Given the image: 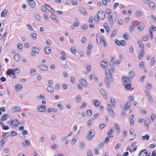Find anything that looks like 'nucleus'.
<instances>
[{"mask_svg": "<svg viewBox=\"0 0 156 156\" xmlns=\"http://www.w3.org/2000/svg\"><path fill=\"white\" fill-rule=\"evenodd\" d=\"M7 115L6 114L3 115L2 118L1 119V121H4L6 120L7 119Z\"/></svg>", "mask_w": 156, "mask_h": 156, "instance_id": "473e14b6", "label": "nucleus"}, {"mask_svg": "<svg viewBox=\"0 0 156 156\" xmlns=\"http://www.w3.org/2000/svg\"><path fill=\"white\" fill-rule=\"evenodd\" d=\"M92 114V111L90 110H88L87 112V115L88 116H90Z\"/></svg>", "mask_w": 156, "mask_h": 156, "instance_id": "864d4df0", "label": "nucleus"}, {"mask_svg": "<svg viewBox=\"0 0 156 156\" xmlns=\"http://www.w3.org/2000/svg\"><path fill=\"white\" fill-rule=\"evenodd\" d=\"M117 29H115L113 31L110 37H113L115 36L117 34Z\"/></svg>", "mask_w": 156, "mask_h": 156, "instance_id": "4c0bfd02", "label": "nucleus"}, {"mask_svg": "<svg viewBox=\"0 0 156 156\" xmlns=\"http://www.w3.org/2000/svg\"><path fill=\"white\" fill-rule=\"evenodd\" d=\"M80 148V149L83 150L85 147V142L84 141L81 142L79 145Z\"/></svg>", "mask_w": 156, "mask_h": 156, "instance_id": "f704fd0d", "label": "nucleus"}, {"mask_svg": "<svg viewBox=\"0 0 156 156\" xmlns=\"http://www.w3.org/2000/svg\"><path fill=\"white\" fill-rule=\"evenodd\" d=\"M51 17L53 19L55 20L56 19V16L54 14H51Z\"/></svg>", "mask_w": 156, "mask_h": 156, "instance_id": "338daca9", "label": "nucleus"}, {"mask_svg": "<svg viewBox=\"0 0 156 156\" xmlns=\"http://www.w3.org/2000/svg\"><path fill=\"white\" fill-rule=\"evenodd\" d=\"M47 90L49 92H53L54 91V89L52 86L49 85L47 87Z\"/></svg>", "mask_w": 156, "mask_h": 156, "instance_id": "393cba45", "label": "nucleus"}, {"mask_svg": "<svg viewBox=\"0 0 156 156\" xmlns=\"http://www.w3.org/2000/svg\"><path fill=\"white\" fill-rule=\"evenodd\" d=\"M104 27L105 29L106 30V31L108 33H109L110 32L109 28L108 27V24L106 23H105L104 25Z\"/></svg>", "mask_w": 156, "mask_h": 156, "instance_id": "b1692460", "label": "nucleus"}, {"mask_svg": "<svg viewBox=\"0 0 156 156\" xmlns=\"http://www.w3.org/2000/svg\"><path fill=\"white\" fill-rule=\"evenodd\" d=\"M37 67L40 70L43 71H46L48 69V67L46 65L43 64L38 65Z\"/></svg>", "mask_w": 156, "mask_h": 156, "instance_id": "20e7f679", "label": "nucleus"}, {"mask_svg": "<svg viewBox=\"0 0 156 156\" xmlns=\"http://www.w3.org/2000/svg\"><path fill=\"white\" fill-rule=\"evenodd\" d=\"M109 115L112 116V117L114 118L115 116V113L112 110L109 111Z\"/></svg>", "mask_w": 156, "mask_h": 156, "instance_id": "09e8293b", "label": "nucleus"}, {"mask_svg": "<svg viewBox=\"0 0 156 156\" xmlns=\"http://www.w3.org/2000/svg\"><path fill=\"white\" fill-rule=\"evenodd\" d=\"M147 154V152L145 149L141 150L138 156H146Z\"/></svg>", "mask_w": 156, "mask_h": 156, "instance_id": "9d476101", "label": "nucleus"}, {"mask_svg": "<svg viewBox=\"0 0 156 156\" xmlns=\"http://www.w3.org/2000/svg\"><path fill=\"white\" fill-rule=\"evenodd\" d=\"M28 2L29 5L32 8L34 7L35 5V2L34 0H30Z\"/></svg>", "mask_w": 156, "mask_h": 156, "instance_id": "6ab92c4d", "label": "nucleus"}, {"mask_svg": "<svg viewBox=\"0 0 156 156\" xmlns=\"http://www.w3.org/2000/svg\"><path fill=\"white\" fill-rule=\"evenodd\" d=\"M52 111L56 112L57 111V109L56 108H49L47 110V112H50Z\"/></svg>", "mask_w": 156, "mask_h": 156, "instance_id": "bb28decb", "label": "nucleus"}, {"mask_svg": "<svg viewBox=\"0 0 156 156\" xmlns=\"http://www.w3.org/2000/svg\"><path fill=\"white\" fill-rule=\"evenodd\" d=\"M155 59L154 57H153L151 58V59L150 62V65L151 66H153L154 64Z\"/></svg>", "mask_w": 156, "mask_h": 156, "instance_id": "79ce46f5", "label": "nucleus"}, {"mask_svg": "<svg viewBox=\"0 0 156 156\" xmlns=\"http://www.w3.org/2000/svg\"><path fill=\"white\" fill-rule=\"evenodd\" d=\"M114 131V129L113 127L111 128L110 130L108 131L107 133V134L108 135H110Z\"/></svg>", "mask_w": 156, "mask_h": 156, "instance_id": "a18cd8bd", "label": "nucleus"}, {"mask_svg": "<svg viewBox=\"0 0 156 156\" xmlns=\"http://www.w3.org/2000/svg\"><path fill=\"white\" fill-rule=\"evenodd\" d=\"M94 104L96 107H99L100 106L101 104L99 101L96 100L95 101Z\"/></svg>", "mask_w": 156, "mask_h": 156, "instance_id": "2f4dec72", "label": "nucleus"}, {"mask_svg": "<svg viewBox=\"0 0 156 156\" xmlns=\"http://www.w3.org/2000/svg\"><path fill=\"white\" fill-rule=\"evenodd\" d=\"M102 42L103 44V45L104 47H106L107 45V44L106 42L105 41V39L103 37H102L101 38Z\"/></svg>", "mask_w": 156, "mask_h": 156, "instance_id": "c756f323", "label": "nucleus"}, {"mask_svg": "<svg viewBox=\"0 0 156 156\" xmlns=\"http://www.w3.org/2000/svg\"><path fill=\"white\" fill-rule=\"evenodd\" d=\"M46 109L45 106L39 105L37 106V110L39 112H44Z\"/></svg>", "mask_w": 156, "mask_h": 156, "instance_id": "39448f33", "label": "nucleus"}, {"mask_svg": "<svg viewBox=\"0 0 156 156\" xmlns=\"http://www.w3.org/2000/svg\"><path fill=\"white\" fill-rule=\"evenodd\" d=\"M114 72V68L113 67H112L109 69H107L105 70L106 77L105 78V81L107 87H110V83L113 80L112 73Z\"/></svg>", "mask_w": 156, "mask_h": 156, "instance_id": "f257e3e1", "label": "nucleus"}, {"mask_svg": "<svg viewBox=\"0 0 156 156\" xmlns=\"http://www.w3.org/2000/svg\"><path fill=\"white\" fill-rule=\"evenodd\" d=\"M100 92L102 95L104 97H106L107 96L106 92H105L103 89L100 90Z\"/></svg>", "mask_w": 156, "mask_h": 156, "instance_id": "e433bc0d", "label": "nucleus"}, {"mask_svg": "<svg viewBox=\"0 0 156 156\" xmlns=\"http://www.w3.org/2000/svg\"><path fill=\"white\" fill-rule=\"evenodd\" d=\"M129 76L132 78H133L135 76V73L133 71H130L129 73Z\"/></svg>", "mask_w": 156, "mask_h": 156, "instance_id": "c85d7f7f", "label": "nucleus"}, {"mask_svg": "<svg viewBox=\"0 0 156 156\" xmlns=\"http://www.w3.org/2000/svg\"><path fill=\"white\" fill-rule=\"evenodd\" d=\"M20 58V55L19 54H16L14 56V58L16 61H18Z\"/></svg>", "mask_w": 156, "mask_h": 156, "instance_id": "aec40b11", "label": "nucleus"}, {"mask_svg": "<svg viewBox=\"0 0 156 156\" xmlns=\"http://www.w3.org/2000/svg\"><path fill=\"white\" fill-rule=\"evenodd\" d=\"M79 10L81 14L84 15H87V12L86 9L83 7H81L79 8Z\"/></svg>", "mask_w": 156, "mask_h": 156, "instance_id": "f8f14e48", "label": "nucleus"}, {"mask_svg": "<svg viewBox=\"0 0 156 156\" xmlns=\"http://www.w3.org/2000/svg\"><path fill=\"white\" fill-rule=\"evenodd\" d=\"M108 19L109 22L110 24L113 25V21L112 20V16L111 15H109V16Z\"/></svg>", "mask_w": 156, "mask_h": 156, "instance_id": "cd10ccee", "label": "nucleus"}, {"mask_svg": "<svg viewBox=\"0 0 156 156\" xmlns=\"http://www.w3.org/2000/svg\"><path fill=\"white\" fill-rule=\"evenodd\" d=\"M138 44L139 45L140 48H141L142 49L144 48V45L142 43L141 41H138Z\"/></svg>", "mask_w": 156, "mask_h": 156, "instance_id": "ea45409f", "label": "nucleus"}, {"mask_svg": "<svg viewBox=\"0 0 156 156\" xmlns=\"http://www.w3.org/2000/svg\"><path fill=\"white\" fill-rule=\"evenodd\" d=\"M45 5L47 9L49 11L53 13L55 12V10L49 5L45 4Z\"/></svg>", "mask_w": 156, "mask_h": 156, "instance_id": "dca6fc26", "label": "nucleus"}, {"mask_svg": "<svg viewBox=\"0 0 156 156\" xmlns=\"http://www.w3.org/2000/svg\"><path fill=\"white\" fill-rule=\"evenodd\" d=\"M130 102L129 101L126 103V105L123 106V109L124 110H128L131 107Z\"/></svg>", "mask_w": 156, "mask_h": 156, "instance_id": "9b49d317", "label": "nucleus"}, {"mask_svg": "<svg viewBox=\"0 0 156 156\" xmlns=\"http://www.w3.org/2000/svg\"><path fill=\"white\" fill-rule=\"evenodd\" d=\"M15 87L17 89H21L22 88V87L20 84H17L16 85Z\"/></svg>", "mask_w": 156, "mask_h": 156, "instance_id": "49530a36", "label": "nucleus"}, {"mask_svg": "<svg viewBox=\"0 0 156 156\" xmlns=\"http://www.w3.org/2000/svg\"><path fill=\"white\" fill-rule=\"evenodd\" d=\"M87 156H93L92 153L91 151H88Z\"/></svg>", "mask_w": 156, "mask_h": 156, "instance_id": "052dcab7", "label": "nucleus"}, {"mask_svg": "<svg viewBox=\"0 0 156 156\" xmlns=\"http://www.w3.org/2000/svg\"><path fill=\"white\" fill-rule=\"evenodd\" d=\"M12 109L13 110H14V112H16L17 111H21V108L18 106H15L13 107L12 108Z\"/></svg>", "mask_w": 156, "mask_h": 156, "instance_id": "4be33fe9", "label": "nucleus"}, {"mask_svg": "<svg viewBox=\"0 0 156 156\" xmlns=\"http://www.w3.org/2000/svg\"><path fill=\"white\" fill-rule=\"evenodd\" d=\"M120 43L121 44V45L122 46H124L126 45V42L124 40H121Z\"/></svg>", "mask_w": 156, "mask_h": 156, "instance_id": "4d7b16f0", "label": "nucleus"}, {"mask_svg": "<svg viewBox=\"0 0 156 156\" xmlns=\"http://www.w3.org/2000/svg\"><path fill=\"white\" fill-rule=\"evenodd\" d=\"M19 120L17 118L12 120L11 122V124L12 127H14L17 126L19 125Z\"/></svg>", "mask_w": 156, "mask_h": 156, "instance_id": "7ed1b4c3", "label": "nucleus"}, {"mask_svg": "<svg viewBox=\"0 0 156 156\" xmlns=\"http://www.w3.org/2000/svg\"><path fill=\"white\" fill-rule=\"evenodd\" d=\"M152 87L151 85L149 83H147L146 86V88L148 89H150Z\"/></svg>", "mask_w": 156, "mask_h": 156, "instance_id": "6e6d98bb", "label": "nucleus"}, {"mask_svg": "<svg viewBox=\"0 0 156 156\" xmlns=\"http://www.w3.org/2000/svg\"><path fill=\"white\" fill-rule=\"evenodd\" d=\"M122 79L123 80L122 82L123 85L128 84V82L130 81L128 77H126L124 76H123L122 77Z\"/></svg>", "mask_w": 156, "mask_h": 156, "instance_id": "1a4fd4ad", "label": "nucleus"}, {"mask_svg": "<svg viewBox=\"0 0 156 156\" xmlns=\"http://www.w3.org/2000/svg\"><path fill=\"white\" fill-rule=\"evenodd\" d=\"M44 50L45 53L48 55L51 52L50 48L48 46L45 47L44 48Z\"/></svg>", "mask_w": 156, "mask_h": 156, "instance_id": "4468645a", "label": "nucleus"}, {"mask_svg": "<svg viewBox=\"0 0 156 156\" xmlns=\"http://www.w3.org/2000/svg\"><path fill=\"white\" fill-rule=\"evenodd\" d=\"M32 51L34 53H38L39 52L40 50L38 48L34 47L32 48Z\"/></svg>", "mask_w": 156, "mask_h": 156, "instance_id": "412c9836", "label": "nucleus"}, {"mask_svg": "<svg viewBox=\"0 0 156 156\" xmlns=\"http://www.w3.org/2000/svg\"><path fill=\"white\" fill-rule=\"evenodd\" d=\"M111 103L113 106L115 107V99L113 97H111L110 98Z\"/></svg>", "mask_w": 156, "mask_h": 156, "instance_id": "a878e982", "label": "nucleus"}, {"mask_svg": "<svg viewBox=\"0 0 156 156\" xmlns=\"http://www.w3.org/2000/svg\"><path fill=\"white\" fill-rule=\"evenodd\" d=\"M95 131L93 129H90L88 132L87 138L88 139L92 140L95 135Z\"/></svg>", "mask_w": 156, "mask_h": 156, "instance_id": "f03ea898", "label": "nucleus"}, {"mask_svg": "<svg viewBox=\"0 0 156 156\" xmlns=\"http://www.w3.org/2000/svg\"><path fill=\"white\" fill-rule=\"evenodd\" d=\"M80 83L81 84L84 86V87L86 86L87 85V82L86 80L83 79H82L80 80Z\"/></svg>", "mask_w": 156, "mask_h": 156, "instance_id": "2eb2a0df", "label": "nucleus"}, {"mask_svg": "<svg viewBox=\"0 0 156 156\" xmlns=\"http://www.w3.org/2000/svg\"><path fill=\"white\" fill-rule=\"evenodd\" d=\"M114 58H112L110 61V65L112 66H113L114 65Z\"/></svg>", "mask_w": 156, "mask_h": 156, "instance_id": "3c124183", "label": "nucleus"}, {"mask_svg": "<svg viewBox=\"0 0 156 156\" xmlns=\"http://www.w3.org/2000/svg\"><path fill=\"white\" fill-rule=\"evenodd\" d=\"M9 135V133H3V136L4 137V138L6 139L8 136Z\"/></svg>", "mask_w": 156, "mask_h": 156, "instance_id": "603ef678", "label": "nucleus"}, {"mask_svg": "<svg viewBox=\"0 0 156 156\" xmlns=\"http://www.w3.org/2000/svg\"><path fill=\"white\" fill-rule=\"evenodd\" d=\"M87 103L86 102H83V103L82 106H80V108L81 109H83V108H84L87 106Z\"/></svg>", "mask_w": 156, "mask_h": 156, "instance_id": "5fc2aeb1", "label": "nucleus"}, {"mask_svg": "<svg viewBox=\"0 0 156 156\" xmlns=\"http://www.w3.org/2000/svg\"><path fill=\"white\" fill-rule=\"evenodd\" d=\"M77 140L76 139V136H73L72 140V144L74 145L77 142Z\"/></svg>", "mask_w": 156, "mask_h": 156, "instance_id": "de8ad7c7", "label": "nucleus"}, {"mask_svg": "<svg viewBox=\"0 0 156 156\" xmlns=\"http://www.w3.org/2000/svg\"><path fill=\"white\" fill-rule=\"evenodd\" d=\"M14 72L13 69H9L6 72V74L7 75H10L14 74Z\"/></svg>", "mask_w": 156, "mask_h": 156, "instance_id": "f3484780", "label": "nucleus"}, {"mask_svg": "<svg viewBox=\"0 0 156 156\" xmlns=\"http://www.w3.org/2000/svg\"><path fill=\"white\" fill-rule=\"evenodd\" d=\"M71 51L72 53L73 54H74L76 52V50L74 47L71 48Z\"/></svg>", "mask_w": 156, "mask_h": 156, "instance_id": "c03bdc74", "label": "nucleus"}, {"mask_svg": "<svg viewBox=\"0 0 156 156\" xmlns=\"http://www.w3.org/2000/svg\"><path fill=\"white\" fill-rule=\"evenodd\" d=\"M17 47L19 49H22L23 48V45L21 43H19L17 45Z\"/></svg>", "mask_w": 156, "mask_h": 156, "instance_id": "680f3d73", "label": "nucleus"}, {"mask_svg": "<svg viewBox=\"0 0 156 156\" xmlns=\"http://www.w3.org/2000/svg\"><path fill=\"white\" fill-rule=\"evenodd\" d=\"M146 2L151 9H154L155 8V5L153 2H150L148 0H147L146 1Z\"/></svg>", "mask_w": 156, "mask_h": 156, "instance_id": "0eeeda50", "label": "nucleus"}, {"mask_svg": "<svg viewBox=\"0 0 156 156\" xmlns=\"http://www.w3.org/2000/svg\"><path fill=\"white\" fill-rule=\"evenodd\" d=\"M105 12L107 14L109 15L111 13V11L110 9H106L105 10Z\"/></svg>", "mask_w": 156, "mask_h": 156, "instance_id": "774afa93", "label": "nucleus"}, {"mask_svg": "<svg viewBox=\"0 0 156 156\" xmlns=\"http://www.w3.org/2000/svg\"><path fill=\"white\" fill-rule=\"evenodd\" d=\"M142 15V13L139 10H138L136 12V15L138 17L141 16Z\"/></svg>", "mask_w": 156, "mask_h": 156, "instance_id": "8fccbe9b", "label": "nucleus"}, {"mask_svg": "<svg viewBox=\"0 0 156 156\" xmlns=\"http://www.w3.org/2000/svg\"><path fill=\"white\" fill-rule=\"evenodd\" d=\"M2 128L3 129L8 130L9 129V127L7 126L3 125Z\"/></svg>", "mask_w": 156, "mask_h": 156, "instance_id": "69168bd1", "label": "nucleus"}, {"mask_svg": "<svg viewBox=\"0 0 156 156\" xmlns=\"http://www.w3.org/2000/svg\"><path fill=\"white\" fill-rule=\"evenodd\" d=\"M8 12V11L6 9H4V10L2 12L1 15V16L2 17H4L6 16L7 15V13Z\"/></svg>", "mask_w": 156, "mask_h": 156, "instance_id": "5701e85b", "label": "nucleus"}, {"mask_svg": "<svg viewBox=\"0 0 156 156\" xmlns=\"http://www.w3.org/2000/svg\"><path fill=\"white\" fill-rule=\"evenodd\" d=\"M93 120L94 119H90L87 122V125L90 126L92 123L93 122Z\"/></svg>", "mask_w": 156, "mask_h": 156, "instance_id": "58836bf2", "label": "nucleus"}, {"mask_svg": "<svg viewBox=\"0 0 156 156\" xmlns=\"http://www.w3.org/2000/svg\"><path fill=\"white\" fill-rule=\"evenodd\" d=\"M133 117H134V115H132L130 116V124L131 125H133L134 124V121L133 120Z\"/></svg>", "mask_w": 156, "mask_h": 156, "instance_id": "c9c22d12", "label": "nucleus"}, {"mask_svg": "<svg viewBox=\"0 0 156 156\" xmlns=\"http://www.w3.org/2000/svg\"><path fill=\"white\" fill-rule=\"evenodd\" d=\"M123 37L126 40H128L129 39V37H128V35L127 34L126 35V34H123Z\"/></svg>", "mask_w": 156, "mask_h": 156, "instance_id": "bf43d9fd", "label": "nucleus"}, {"mask_svg": "<svg viewBox=\"0 0 156 156\" xmlns=\"http://www.w3.org/2000/svg\"><path fill=\"white\" fill-rule=\"evenodd\" d=\"M81 99V96L80 95H78L76 98V100L77 102L80 101Z\"/></svg>", "mask_w": 156, "mask_h": 156, "instance_id": "e2e57ef3", "label": "nucleus"}, {"mask_svg": "<svg viewBox=\"0 0 156 156\" xmlns=\"http://www.w3.org/2000/svg\"><path fill=\"white\" fill-rule=\"evenodd\" d=\"M31 37L33 40H35L37 39V35L35 33H32L31 34Z\"/></svg>", "mask_w": 156, "mask_h": 156, "instance_id": "37998d69", "label": "nucleus"}, {"mask_svg": "<svg viewBox=\"0 0 156 156\" xmlns=\"http://www.w3.org/2000/svg\"><path fill=\"white\" fill-rule=\"evenodd\" d=\"M103 11H99L97 13V17H96V16L94 17V20L95 21L97 22V23H98L99 21V19H100V16L99 15V14H101V15H103Z\"/></svg>", "mask_w": 156, "mask_h": 156, "instance_id": "6e6552de", "label": "nucleus"}, {"mask_svg": "<svg viewBox=\"0 0 156 156\" xmlns=\"http://www.w3.org/2000/svg\"><path fill=\"white\" fill-rule=\"evenodd\" d=\"M104 143L102 142L100 143L98 146V148L100 149L101 148H102L104 145Z\"/></svg>", "mask_w": 156, "mask_h": 156, "instance_id": "13d9d810", "label": "nucleus"}, {"mask_svg": "<svg viewBox=\"0 0 156 156\" xmlns=\"http://www.w3.org/2000/svg\"><path fill=\"white\" fill-rule=\"evenodd\" d=\"M30 144V140H26L25 141L22 142V144L24 147H26L29 145Z\"/></svg>", "mask_w": 156, "mask_h": 156, "instance_id": "ddd939ff", "label": "nucleus"}, {"mask_svg": "<svg viewBox=\"0 0 156 156\" xmlns=\"http://www.w3.org/2000/svg\"><path fill=\"white\" fill-rule=\"evenodd\" d=\"M150 137V136L149 134H147L145 135V136H142V138L143 139V140H144L145 139L146 140H148Z\"/></svg>", "mask_w": 156, "mask_h": 156, "instance_id": "72a5a7b5", "label": "nucleus"}, {"mask_svg": "<svg viewBox=\"0 0 156 156\" xmlns=\"http://www.w3.org/2000/svg\"><path fill=\"white\" fill-rule=\"evenodd\" d=\"M144 24L142 22H139L138 23V30L142 31L144 28Z\"/></svg>", "mask_w": 156, "mask_h": 156, "instance_id": "423d86ee", "label": "nucleus"}, {"mask_svg": "<svg viewBox=\"0 0 156 156\" xmlns=\"http://www.w3.org/2000/svg\"><path fill=\"white\" fill-rule=\"evenodd\" d=\"M147 99L148 102L150 104H152L153 102L152 98L151 95L147 97Z\"/></svg>", "mask_w": 156, "mask_h": 156, "instance_id": "a19ab883", "label": "nucleus"}, {"mask_svg": "<svg viewBox=\"0 0 156 156\" xmlns=\"http://www.w3.org/2000/svg\"><path fill=\"white\" fill-rule=\"evenodd\" d=\"M101 65L102 68L104 69L106 68L108 66V64L106 62L102 61L101 62Z\"/></svg>", "mask_w": 156, "mask_h": 156, "instance_id": "a211bd4d", "label": "nucleus"}, {"mask_svg": "<svg viewBox=\"0 0 156 156\" xmlns=\"http://www.w3.org/2000/svg\"><path fill=\"white\" fill-rule=\"evenodd\" d=\"M95 77V75L94 74H91L89 77L90 78V80H92Z\"/></svg>", "mask_w": 156, "mask_h": 156, "instance_id": "0e129e2a", "label": "nucleus"}, {"mask_svg": "<svg viewBox=\"0 0 156 156\" xmlns=\"http://www.w3.org/2000/svg\"><path fill=\"white\" fill-rule=\"evenodd\" d=\"M127 90H129L132 87V85L131 84H126L125 85H123Z\"/></svg>", "mask_w": 156, "mask_h": 156, "instance_id": "7c9ffc66", "label": "nucleus"}]
</instances>
